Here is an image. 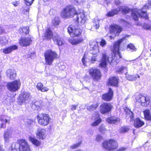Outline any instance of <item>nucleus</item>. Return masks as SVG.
I'll use <instances>...</instances> for the list:
<instances>
[{
	"mask_svg": "<svg viewBox=\"0 0 151 151\" xmlns=\"http://www.w3.org/2000/svg\"><path fill=\"white\" fill-rule=\"evenodd\" d=\"M102 146L106 150L109 151L116 149L118 147V143L116 140L110 139L104 141L102 143Z\"/></svg>",
	"mask_w": 151,
	"mask_h": 151,
	"instance_id": "4",
	"label": "nucleus"
},
{
	"mask_svg": "<svg viewBox=\"0 0 151 151\" xmlns=\"http://www.w3.org/2000/svg\"><path fill=\"white\" fill-rule=\"evenodd\" d=\"M8 43V40L5 37H0V45L1 46L5 45Z\"/></svg>",
	"mask_w": 151,
	"mask_h": 151,
	"instance_id": "36",
	"label": "nucleus"
},
{
	"mask_svg": "<svg viewBox=\"0 0 151 151\" xmlns=\"http://www.w3.org/2000/svg\"><path fill=\"white\" fill-rule=\"evenodd\" d=\"M127 50L128 51H136V48L134 45L132 44H130L127 45Z\"/></svg>",
	"mask_w": 151,
	"mask_h": 151,
	"instance_id": "45",
	"label": "nucleus"
},
{
	"mask_svg": "<svg viewBox=\"0 0 151 151\" xmlns=\"http://www.w3.org/2000/svg\"><path fill=\"white\" fill-rule=\"evenodd\" d=\"M112 108V106L110 103H104L100 106V112L102 114H108Z\"/></svg>",
	"mask_w": 151,
	"mask_h": 151,
	"instance_id": "11",
	"label": "nucleus"
},
{
	"mask_svg": "<svg viewBox=\"0 0 151 151\" xmlns=\"http://www.w3.org/2000/svg\"><path fill=\"white\" fill-rule=\"evenodd\" d=\"M52 31L49 29H47L43 35V36L44 39L47 40H50L52 37Z\"/></svg>",
	"mask_w": 151,
	"mask_h": 151,
	"instance_id": "26",
	"label": "nucleus"
},
{
	"mask_svg": "<svg viewBox=\"0 0 151 151\" xmlns=\"http://www.w3.org/2000/svg\"><path fill=\"white\" fill-rule=\"evenodd\" d=\"M127 149V148L124 147H122L119 148L116 151H124Z\"/></svg>",
	"mask_w": 151,
	"mask_h": 151,
	"instance_id": "56",
	"label": "nucleus"
},
{
	"mask_svg": "<svg viewBox=\"0 0 151 151\" xmlns=\"http://www.w3.org/2000/svg\"><path fill=\"white\" fill-rule=\"evenodd\" d=\"M137 76L138 78H139L140 76L138 75H128L126 77L127 79L130 81L135 80L137 78Z\"/></svg>",
	"mask_w": 151,
	"mask_h": 151,
	"instance_id": "43",
	"label": "nucleus"
},
{
	"mask_svg": "<svg viewBox=\"0 0 151 151\" xmlns=\"http://www.w3.org/2000/svg\"><path fill=\"white\" fill-rule=\"evenodd\" d=\"M101 20L100 19L98 18H95L94 19L93 23V26L95 27L96 29H97L99 28V22Z\"/></svg>",
	"mask_w": 151,
	"mask_h": 151,
	"instance_id": "40",
	"label": "nucleus"
},
{
	"mask_svg": "<svg viewBox=\"0 0 151 151\" xmlns=\"http://www.w3.org/2000/svg\"><path fill=\"white\" fill-rule=\"evenodd\" d=\"M102 139V137L100 135L98 134L96 136V140L99 142Z\"/></svg>",
	"mask_w": 151,
	"mask_h": 151,
	"instance_id": "53",
	"label": "nucleus"
},
{
	"mask_svg": "<svg viewBox=\"0 0 151 151\" xmlns=\"http://www.w3.org/2000/svg\"><path fill=\"white\" fill-rule=\"evenodd\" d=\"M81 0H74L77 3H78L80 2Z\"/></svg>",
	"mask_w": 151,
	"mask_h": 151,
	"instance_id": "61",
	"label": "nucleus"
},
{
	"mask_svg": "<svg viewBox=\"0 0 151 151\" xmlns=\"http://www.w3.org/2000/svg\"><path fill=\"white\" fill-rule=\"evenodd\" d=\"M19 31L20 32L24 33L25 34H27L29 32V27L27 26L21 27L19 29Z\"/></svg>",
	"mask_w": 151,
	"mask_h": 151,
	"instance_id": "38",
	"label": "nucleus"
},
{
	"mask_svg": "<svg viewBox=\"0 0 151 151\" xmlns=\"http://www.w3.org/2000/svg\"><path fill=\"white\" fill-rule=\"evenodd\" d=\"M10 118L7 116L1 115L0 117V120L1 122V125L0 126L1 128L6 127V123H9Z\"/></svg>",
	"mask_w": 151,
	"mask_h": 151,
	"instance_id": "17",
	"label": "nucleus"
},
{
	"mask_svg": "<svg viewBox=\"0 0 151 151\" xmlns=\"http://www.w3.org/2000/svg\"><path fill=\"white\" fill-rule=\"evenodd\" d=\"M88 72L94 81H98L100 79L101 75L99 69L92 68L89 70Z\"/></svg>",
	"mask_w": 151,
	"mask_h": 151,
	"instance_id": "8",
	"label": "nucleus"
},
{
	"mask_svg": "<svg viewBox=\"0 0 151 151\" xmlns=\"http://www.w3.org/2000/svg\"><path fill=\"white\" fill-rule=\"evenodd\" d=\"M82 62L84 66H86V58L85 57V55H84L82 59Z\"/></svg>",
	"mask_w": 151,
	"mask_h": 151,
	"instance_id": "55",
	"label": "nucleus"
},
{
	"mask_svg": "<svg viewBox=\"0 0 151 151\" xmlns=\"http://www.w3.org/2000/svg\"><path fill=\"white\" fill-rule=\"evenodd\" d=\"M4 139L5 142L7 143L10 141V139L11 138V135L9 130H7L4 132Z\"/></svg>",
	"mask_w": 151,
	"mask_h": 151,
	"instance_id": "27",
	"label": "nucleus"
},
{
	"mask_svg": "<svg viewBox=\"0 0 151 151\" xmlns=\"http://www.w3.org/2000/svg\"><path fill=\"white\" fill-rule=\"evenodd\" d=\"M134 130L133 131V133L134 134Z\"/></svg>",
	"mask_w": 151,
	"mask_h": 151,
	"instance_id": "64",
	"label": "nucleus"
},
{
	"mask_svg": "<svg viewBox=\"0 0 151 151\" xmlns=\"http://www.w3.org/2000/svg\"><path fill=\"white\" fill-rule=\"evenodd\" d=\"M13 4L15 6H17L19 4V3L18 1H15L13 3Z\"/></svg>",
	"mask_w": 151,
	"mask_h": 151,
	"instance_id": "59",
	"label": "nucleus"
},
{
	"mask_svg": "<svg viewBox=\"0 0 151 151\" xmlns=\"http://www.w3.org/2000/svg\"><path fill=\"white\" fill-rule=\"evenodd\" d=\"M20 140L18 141V142L14 143L12 144L11 146V149L12 151H20L21 144Z\"/></svg>",
	"mask_w": 151,
	"mask_h": 151,
	"instance_id": "24",
	"label": "nucleus"
},
{
	"mask_svg": "<svg viewBox=\"0 0 151 151\" xmlns=\"http://www.w3.org/2000/svg\"><path fill=\"white\" fill-rule=\"evenodd\" d=\"M68 31L70 35L72 37H77L81 35L82 30L79 28L78 26L75 27L71 25L68 27Z\"/></svg>",
	"mask_w": 151,
	"mask_h": 151,
	"instance_id": "7",
	"label": "nucleus"
},
{
	"mask_svg": "<svg viewBox=\"0 0 151 151\" xmlns=\"http://www.w3.org/2000/svg\"><path fill=\"white\" fill-rule=\"evenodd\" d=\"M118 9H119V11H121L123 13L127 14L129 12H131V14L132 16V13H135V10L136 9H134V10L132 9L129 8L128 7H118Z\"/></svg>",
	"mask_w": 151,
	"mask_h": 151,
	"instance_id": "22",
	"label": "nucleus"
},
{
	"mask_svg": "<svg viewBox=\"0 0 151 151\" xmlns=\"http://www.w3.org/2000/svg\"><path fill=\"white\" fill-rule=\"evenodd\" d=\"M150 7H151V1H150Z\"/></svg>",
	"mask_w": 151,
	"mask_h": 151,
	"instance_id": "63",
	"label": "nucleus"
},
{
	"mask_svg": "<svg viewBox=\"0 0 151 151\" xmlns=\"http://www.w3.org/2000/svg\"><path fill=\"white\" fill-rule=\"evenodd\" d=\"M115 2L116 5H118L120 3V1L119 0H115Z\"/></svg>",
	"mask_w": 151,
	"mask_h": 151,
	"instance_id": "60",
	"label": "nucleus"
},
{
	"mask_svg": "<svg viewBox=\"0 0 151 151\" xmlns=\"http://www.w3.org/2000/svg\"><path fill=\"white\" fill-rule=\"evenodd\" d=\"M113 91L110 88H109L108 92L102 95V99L106 101H109L112 99Z\"/></svg>",
	"mask_w": 151,
	"mask_h": 151,
	"instance_id": "18",
	"label": "nucleus"
},
{
	"mask_svg": "<svg viewBox=\"0 0 151 151\" xmlns=\"http://www.w3.org/2000/svg\"><path fill=\"white\" fill-rule=\"evenodd\" d=\"M29 141L35 146H37L40 145L41 144L40 142L35 138L31 136H29Z\"/></svg>",
	"mask_w": 151,
	"mask_h": 151,
	"instance_id": "34",
	"label": "nucleus"
},
{
	"mask_svg": "<svg viewBox=\"0 0 151 151\" xmlns=\"http://www.w3.org/2000/svg\"><path fill=\"white\" fill-rule=\"evenodd\" d=\"M144 124L143 121L139 118H137L134 121V126L136 128H139L142 126Z\"/></svg>",
	"mask_w": 151,
	"mask_h": 151,
	"instance_id": "30",
	"label": "nucleus"
},
{
	"mask_svg": "<svg viewBox=\"0 0 151 151\" xmlns=\"http://www.w3.org/2000/svg\"><path fill=\"white\" fill-rule=\"evenodd\" d=\"M61 15L63 18L73 17L76 16V21L78 22L84 23L86 21L84 12L83 10H80L79 12H77L75 8L72 6H67L61 12Z\"/></svg>",
	"mask_w": 151,
	"mask_h": 151,
	"instance_id": "2",
	"label": "nucleus"
},
{
	"mask_svg": "<svg viewBox=\"0 0 151 151\" xmlns=\"http://www.w3.org/2000/svg\"><path fill=\"white\" fill-rule=\"evenodd\" d=\"M127 67L122 66L119 68L117 70V72L119 73H124L126 74L127 73Z\"/></svg>",
	"mask_w": 151,
	"mask_h": 151,
	"instance_id": "41",
	"label": "nucleus"
},
{
	"mask_svg": "<svg viewBox=\"0 0 151 151\" xmlns=\"http://www.w3.org/2000/svg\"><path fill=\"white\" fill-rule=\"evenodd\" d=\"M118 83V78L116 77H112L109 78L107 83L109 86H116Z\"/></svg>",
	"mask_w": 151,
	"mask_h": 151,
	"instance_id": "20",
	"label": "nucleus"
},
{
	"mask_svg": "<svg viewBox=\"0 0 151 151\" xmlns=\"http://www.w3.org/2000/svg\"><path fill=\"white\" fill-rule=\"evenodd\" d=\"M128 37V35H126L124 37L114 43L113 52L109 57L107 58L105 53L102 54L100 63L99 64V67L105 68L107 64V61L111 65H116L119 62V59L121 58L120 53L119 51L120 45L124 39H126L127 37Z\"/></svg>",
	"mask_w": 151,
	"mask_h": 151,
	"instance_id": "1",
	"label": "nucleus"
},
{
	"mask_svg": "<svg viewBox=\"0 0 151 151\" xmlns=\"http://www.w3.org/2000/svg\"><path fill=\"white\" fill-rule=\"evenodd\" d=\"M52 40L54 43L59 46L62 45L64 42L63 39L58 35L53 37Z\"/></svg>",
	"mask_w": 151,
	"mask_h": 151,
	"instance_id": "21",
	"label": "nucleus"
},
{
	"mask_svg": "<svg viewBox=\"0 0 151 151\" xmlns=\"http://www.w3.org/2000/svg\"><path fill=\"white\" fill-rule=\"evenodd\" d=\"M97 103L94 104L87 107V110L89 111H91L95 110L98 106Z\"/></svg>",
	"mask_w": 151,
	"mask_h": 151,
	"instance_id": "39",
	"label": "nucleus"
},
{
	"mask_svg": "<svg viewBox=\"0 0 151 151\" xmlns=\"http://www.w3.org/2000/svg\"><path fill=\"white\" fill-rule=\"evenodd\" d=\"M143 27L145 29L147 30H151V25L147 23H145L143 26Z\"/></svg>",
	"mask_w": 151,
	"mask_h": 151,
	"instance_id": "47",
	"label": "nucleus"
},
{
	"mask_svg": "<svg viewBox=\"0 0 151 151\" xmlns=\"http://www.w3.org/2000/svg\"><path fill=\"white\" fill-rule=\"evenodd\" d=\"M150 3V1H148L147 2L143 7V9H147L151 8Z\"/></svg>",
	"mask_w": 151,
	"mask_h": 151,
	"instance_id": "50",
	"label": "nucleus"
},
{
	"mask_svg": "<svg viewBox=\"0 0 151 151\" xmlns=\"http://www.w3.org/2000/svg\"><path fill=\"white\" fill-rule=\"evenodd\" d=\"M21 82L19 79L15 80L8 83L6 85L7 88L12 92H15L20 88Z\"/></svg>",
	"mask_w": 151,
	"mask_h": 151,
	"instance_id": "5",
	"label": "nucleus"
},
{
	"mask_svg": "<svg viewBox=\"0 0 151 151\" xmlns=\"http://www.w3.org/2000/svg\"><path fill=\"white\" fill-rule=\"evenodd\" d=\"M20 142L21 144L20 151H30L29 146L25 140H21Z\"/></svg>",
	"mask_w": 151,
	"mask_h": 151,
	"instance_id": "19",
	"label": "nucleus"
},
{
	"mask_svg": "<svg viewBox=\"0 0 151 151\" xmlns=\"http://www.w3.org/2000/svg\"><path fill=\"white\" fill-rule=\"evenodd\" d=\"M44 55L45 64L48 65H51L53 62L58 57L57 53L51 49L46 50Z\"/></svg>",
	"mask_w": 151,
	"mask_h": 151,
	"instance_id": "3",
	"label": "nucleus"
},
{
	"mask_svg": "<svg viewBox=\"0 0 151 151\" xmlns=\"http://www.w3.org/2000/svg\"><path fill=\"white\" fill-rule=\"evenodd\" d=\"M56 13V11L54 9H51L49 11V13L50 15H55Z\"/></svg>",
	"mask_w": 151,
	"mask_h": 151,
	"instance_id": "54",
	"label": "nucleus"
},
{
	"mask_svg": "<svg viewBox=\"0 0 151 151\" xmlns=\"http://www.w3.org/2000/svg\"><path fill=\"white\" fill-rule=\"evenodd\" d=\"M77 106V105H72L71 108V109L72 110H74L76 109V107Z\"/></svg>",
	"mask_w": 151,
	"mask_h": 151,
	"instance_id": "58",
	"label": "nucleus"
},
{
	"mask_svg": "<svg viewBox=\"0 0 151 151\" xmlns=\"http://www.w3.org/2000/svg\"><path fill=\"white\" fill-rule=\"evenodd\" d=\"M35 0H24L25 4L27 6L31 5Z\"/></svg>",
	"mask_w": 151,
	"mask_h": 151,
	"instance_id": "49",
	"label": "nucleus"
},
{
	"mask_svg": "<svg viewBox=\"0 0 151 151\" xmlns=\"http://www.w3.org/2000/svg\"><path fill=\"white\" fill-rule=\"evenodd\" d=\"M60 23V19L58 17H56L53 19L52 21V23L54 26H56Z\"/></svg>",
	"mask_w": 151,
	"mask_h": 151,
	"instance_id": "42",
	"label": "nucleus"
},
{
	"mask_svg": "<svg viewBox=\"0 0 151 151\" xmlns=\"http://www.w3.org/2000/svg\"><path fill=\"white\" fill-rule=\"evenodd\" d=\"M91 119L94 121L91 124L92 126H96L99 124L101 122L102 120L99 116V115L98 113H96L93 114L91 117Z\"/></svg>",
	"mask_w": 151,
	"mask_h": 151,
	"instance_id": "14",
	"label": "nucleus"
},
{
	"mask_svg": "<svg viewBox=\"0 0 151 151\" xmlns=\"http://www.w3.org/2000/svg\"><path fill=\"white\" fill-rule=\"evenodd\" d=\"M119 119L114 116L109 117L106 119V121L110 124H116L119 121Z\"/></svg>",
	"mask_w": 151,
	"mask_h": 151,
	"instance_id": "31",
	"label": "nucleus"
},
{
	"mask_svg": "<svg viewBox=\"0 0 151 151\" xmlns=\"http://www.w3.org/2000/svg\"><path fill=\"white\" fill-rule=\"evenodd\" d=\"M7 76L9 77L11 79H13L15 78L16 74L15 71L14 70L9 69L6 71Z\"/></svg>",
	"mask_w": 151,
	"mask_h": 151,
	"instance_id": "29",
	"label": "nucleus"
},
{
	"mask_svg": "<svg viewBox=\"0 0 151 151\" xmlns=\"http://www.w3.org/2000/svg\"><path fill=\"white\" fill-rule=\"evenodd\" d=\"M90 47L92 50L94 51V52L98 53L99 52V50L98 43L96 41H91L90 43Z\"/></svg>",
	"mask_w": 151,
	"mask_h": 151,
	"instance_id": "25",
	"label": "nucleus"
},
{
	"mask_svg": "<svg viewBox=\"0 0 151 151\" xmlns=\"http://www.w3.org/2000/svg\"><path fill=\"white\" fill-rule=\"evenodd\" d=\"M99 130L100 132L104 134H105L106 131V129L103 125L100 126L99 128Z\"/></svg>",
	"mask_w": 151,
	"mask_h": 151,
	"instance_id": "48",
	"label": "nucleus"
},
{
	"mask_svg": "<svg viewBox=\"0 0 151 151\" xmlns=\"http://www.w3.org/2000/svg\"><path fill=\"white\" fill-rule=\"evenodd\" d=\"M18 47L15 45L9 46L3 49V52L5 54H8L11 52L12 51L16 50Z\"/></svg>",
	"mask_w": 151,
	"mask_h": 151,
	"instance_id": "23",
	"label": "nucleus"
},
{
	"mask_svg": "<svg viewBox=\"0 0 151 151\" xmlns=\"http://www.w3.org/2000/svg\"><path fill=\"white\" fill-rule=\"evenodd\" d=\"M129 129L128 127L124 126L120 128L119 132L121 133H124L128 132Z\"/></svg>",
	"mask_w": 151,
	"mask_h": 151,
	"instance_id": "46",
	"label": "nucleus"
},
{
	"mask_svg": "<svg viewBox=\"0 0 151 151\" xmlns=\"http://www.w3.org/2000/svg\"><path fill=\"white\" fill-rule=\"evenodd\" d=\"M145 119L151 121V114L149 109H146L143 111Z\"/></svg>",
	"mask_w": 151,
	"mask_h": 151,
	"instance_id": "32",
	"label": "nucleus"
},
{
	"mask_svg": "<svg viewBox=\"0 0 151 151\" xmlns=\"http://www.w3.org/2000/svg\"><path fill=\"white\" fill-rule=\"evenodd\" d=\"M135 13H132V17L134 20L137 21L138 17L144 18L145 19H148V17L145 11H143L140 9H136L135 10Z\"/></svg>",
	"mask_w": 151,
	"mask_h": 151,
	"instance_id": "9",
	"label": "nucleus"
},
{
	"mask_svg": "<svg viewBox=\"0 0 151 151\" xmlns=\"http://www.w3.org/2000/svg\"><path fill=\"white\" fill-rule=\"evenodd\" d=\"M81 141H80L78 142V143L74 144V145L71 146V147L72 149H75L78 147L81 144Z\"/></svg>",
	"mask_w": 151,
	"mask_h": 151,
	"instance_id": "51",
	"label": "nucleus"
},
{
	"mask_svg": "<svg viewBox=\"0 0 151 151\" xmlns=\"http://www.w3.org/2000/svg\"><path fill=\"white\" fill-rule=\"evenodd\" d=\"M19 97L22 102L27 103L30 100L31 97L29 92H24L19 95Z\"/></svg>",
	"mask_w": 151,
	"mask_h": 151,
	"instance_id": "13",
	"label": "nucleus"
},
{
	"mask_svg": "<svg viewBox=\"0 0 151 151\" xmlns=\"http://www.w3.org/2000/svg\"><path fill=\"white\" fill-rule=\"evenodd\" d=\"M36 88L38 90H40L42 92H47L49 90V88L45 86L42 83L39 82L37 83Z\"/></svg>",
	"mask_w": 151,
	"mask_h": 151,
	"instance_id": "28",
	"label": "nucleus"
},
{
	"mask_svg": "<svg viewBox=\"0 0 151 151\" xmlns=\"http://www.w3.org/2000/svg\"><path fill=\"white\" fill-rule=\"evenodd\" d=\"M122 28L117 25H112L111 27L110 32L113 35L109 36L111 39L113 38L116 35H118L122 31Z\"/></svg>",
	"mask_w": 151,
	"mask_h": 151,
	"instance_id": "12",
	"label": "nucleus"
},
{
	"mask_svg": "<svg viewBox=\"0 0 151 151\" xmlns=\"http://www.w3.org/2000/svg\"><path fill=\"white\" fill-rule=\"evenodd\" d=\"M119 11V9H118L117 8L116 9L113 10L112 11H110L108 12L106 14V15L108 17L113 16L114 15L117 14L118 13Z\"/></svg>",
	"mask_w": 151,
	"mask_h": 151,
	"instance_id": "37",
	"label": "nucleus"
},
{
	"mask_svg": "<svg viewBox=\"0 0 151 151\" xmlns=\"http://www.w3.org/2000/svg\"><path fill=\"white\" fill-rule=\"evenodd\" d=\"M83 40L82 38L76 39H73L69 40L70 42L73 45H76L81 42Z\"/></svg>",
	"mask_w": 151,
	"mask_h": 151,
	"instance_id": "35",
	"label": "nucleus"
},
{
	"mask_svg": "<svg viewBox=\"0 0 151 151\" xmlns=\"http://www.w3.org/2000/svg\"><path fill=\"white\" fill-rule=\"evenodd\" d=\"M106 44V42L105 40L102 39L100 42V45L102 47L105 46Z\"/></svg>",
	"mask_w": 151,
	"mask_h": 151,
	"instance_id": "52",
	"label": "nucleus"
},
{
	"mask_svg": "<svg viewBox=\"0 0 151 151\" xmlns=\"http://www.w3.org/2000/svg\"><path fill=\"white\" fill-rule=\"evenodd\" d=\"M32 108L35 110L40 111L41 109V103L40 101H36L32 106Z\"/></svg>",
	"mask_w": 151,
	"mask_h": 151,
	"instance_id": "33",
	"label": "nucleus"
},
{
	"mask_svg": "<svg viewBox=\"0 0 151 151\" xmlns=\"http://www.w3.org/2000/svg\"><path fill=\"white\" fill-rule=\"evenodd\" d=\"M33 121L30 119H27L25 121V122L27 123V124L28 125L30 126L32 122Z\"/></svg>",
	"mask_w": 151,
	"mask_h": 151,
	"instance_id": "57",
	"label": "nucleus"
},
{
	"mask_svg": "<svg viewBox=\"0 0 151 151\" xmlns=\"http://www.w3.org/2000/svg\"><path fill=\"white\" fill-rule=\"evenodd\" d=\"M137 102L141 103V105L144 106H147L150 103L149 99L148 97H145L141 94H139L136 98Z\"/></svg>",
	"mask_w": 151,
	"mask_h": 151,
	"instance_id": "10",
	"label": "nucleus"
},
{
	"mask_svg": "<svg viewBox=\"0 0 151 151\" xmlns=\"http://www.w3.org/2000/svg\"><path fill=\"white\" fill-rule=\"evenodd\" d=\"M37 119L40 124L46 126L49 124L50 118L47 114H40L37 115Z\"/></svg>",
	"mask_w": 151,
	"mask_h": 151,
	"instance_id": "6",
	"label": "nucleus"
},
{
	"mask_svg": "<svg viewBox=\"0 0 151 151\" xmlns=\"http://www.w3.org/2000/svg\"><path fill=\"white\" fill-rule=\"evenodd\" d=\"M122 22H123V23H127V22H125V21H124V20H123V21H122Z\"/></svg>",
	"mask_w": 151,
	"mask_h": 151,
	"instance_id": "62",
	"label": "nucleus"
},
{
	"mask_svg": "<svg viewBox=\"0 0 151 151\" xmlns=\"http://www.w3.org/2000/svg\"><path fill=\"white\" fill-rule=\"evenodd\" d=\"M32 41V40L30 37H23L19 40V43L21 46H27L30 45Z\"/></svg>",
	"mask_w": 151,
	"mask_h": 151,
	"instance_id": "16",
	"label": "nucleus"
},
{
	"mask_svg": "<svg viewBox=\"0 0 151 151\" xmlns=\"http://www.w3.org/2000/svg\"><path fill=\"white\" fill-rule=\"evenodd\" d=\"M91 53L93 55L91 58V62L92 63H93L94 61L98 60L97 58L99 57V56L96 55L97 53L91 52Z\"/></svg>",
	"mask_w": 151,
	"mask_h": 151,
	"instance_id": "44",
	"label": "nucleus"
},
{
	"mask_svg": "<svg viewBox=\"0 0 151 151\" xmlns=\"http://www.w3.org/2000/svg\"><path fill=\"white\" fill-rule=\"evenodd\" d=\"M36 134L38 139L43 140L46 136V131L44 129L38 128L36 132Z\"/></svg>",
	"mask_w": 151,
	"mask_h": 151,
	"instance_id": "15",
	"label": "nucleus"
}]
</instances>
